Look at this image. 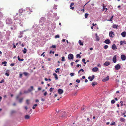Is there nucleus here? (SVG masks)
I'll return each mask as SVG.
<instances>
[{
	"mask_svg": "<svg viewBox=\"0 0 126 126\" xmlns=\"http://www.w3.org/2000/svg\"><path fill=\"white\" fill-rule=\"evenodd\" d=\"M76 57L77 58H80L81 56L79 54H78L76 55Z\"/></svg>",
	"mask_w": 126,
	"mask_h": 126,
	"instance_id": "obj_28",
	"label": "nucleus"
},
{
	"mask_svg": "<svg viewBox=\"0 0 126 126\" xmlns=\"http://www.w3.org/2000/svg\"><path fill=\"white\" fill-rule=\"evenodd\" d=\"M70 75L72 77L74 76V73H72L70 74Z\"/></svg>",
	"mask_w": 126,
	"mask_h": 126,
	"instance_id": "obj_41",
	"label": "nucleus"
},
{
	"mask_svg": "<svg viewBox=\"0 0 126 126\" xmlns=\"http://www.w3.org/2000/svg\"><path fill=\"white\" fill-rule=\"evenodd\" d=\"M23 98H22L20 99L19 100V102L20 103H21L22 101Z\"/></svg>",
	"mask_w": 126,
	"mask_h": 126,
	"instance_id": "obj_30",
	"label": "nucleus"
},
{
	"mask_svg": "<svg viewBox=\"0 0 126 126\" xmlns=\"http://www.w3.org/2000/svg\"><path fill=\"white\" fill-rule=\"evenodd\" d=\"M47 94V93L46 92L44 94V96H46Z\"/></svg>",
	"mask_w": 126,
	"mask_h": 126,
	"instance_id": "obj_56",
	"label": "nucleus"
},
{
	"mask_svg": "<svg viewBox=\"0 0 126 126\" xmlns=\"http://www.w3.org/2000/svg\"><path fill=\"white\" fill-rule=\"evenodd\" d=\"M54 89V88L52 87L51 88L49 89V91L51 92H52L53 90Z\"/></svg>",
	"mask_w": 126,
	"mask_h": 126,
	"instance_id": "obj_35",
	"label": "nucleus"
},
{
	"mask_svg": "<svg viewBox=\"0 0 126 126\" xmlns=\"http://www.w3.org/2000/svg\"><path fill=\"white\" fill-rule=\"evenodd\" d=\"M120 103L121 104V106H123V101H121L120 102Z\"/></svg>",
	"mask_w": 126,
	"mask_h": 126,
	"instance_id": "obj_55",
	"label": "nucleus"
},
{
	"mask_svg": "<svg viewBox=\"0 0 126 126\" xmlns=\"http://www.w3.org/2000/svg\"><path fill=\"white\" fill-rule=\"evenodd\" d=\"M94 78V75L92 76V77L91 78V77L90 76L88 77V79H90V81H92Z\"/></svg>",
	"mask_w": 126,
	"mask_h": 126,
	"instance_id": "obj_12",
	"label": "nucleus"
},
{
	"mask_svg": "<svg viewBox=\"0 0 126 126\" xmlns=\"http://www.w3.org/2000/svg\"><path fill=\"white\" fill-rule=\"evenodd\" d=\"M98 70V68L97 67H94L93 68L92 70L93 72H96Z\"/></svg>",
	"mask_w": 126,
	"mask_h": 126,
	"instance_id": "obj_9",
	"label": "nucleus"
},
{
	"mask_svg": "<svg viewBox=\"0 0 126 126\" xmlns=\"http://www.w3.org/2000/svg\"><path fill=\"white\" fill-rule=\"evenodd\" d=\"M68 58L69 59H73V56L72 54H71L68 55Z\"/></svg>",
	"mask_w": 126,
	"mask_h": 126,
	"instance_id": "obj_5",
	"label": "nucleus"
},
{
	"mask_svg": "<svg viewBox=\"0 0 126 126\" xmlns=\"http://www.w3.org/2000/svg\"><path fill=\"white\" fill-rule=\"evenodd\" d=\"M41 100L42 101H44L45 100V99H44L43 98H42L41 99Z\"/></svg>",
	"mask_w": 126,
	"mask_h": 126,
	"instance_id": "obj_62",
	"label": "nucleus"
},
{
	"mask_svg": "<svg viewBox=\"0 0 126 126\" xmlns=\"http://www.w3.org/2000/svg\"><path fill=\"white\" fill-rule=\"evenodd\" d=\"M50 47L53 48H55L56 47V46L55 45H52Z\"/></svg>",
	"mask_w": 126,
	"mask_h": 126,
	"instance_id": "obj_43",
	"label": "nucleus"
},
{
	"mask_svg": "<svg viewBox=\"0 0 126 126\" xmlns=\"http://www.w3.org/2000/svg\"><path fill=\"white\" fill-rule=\"evenodd\" d=\"M109 77L107 76L106 77L104 78L102 80V81L103 82H105L108 80L109 79Z\"/></svg>",
	"mask_w": 126,
	"mask_h": 126,
	"instance_id": "obj_4",
	"label": "nucleus"
},
{
	"mask_svg": "<svg viewBox=\"0 0 126 126\" xmlns=\"http://www.w3.org/2000/svg\"><path fill=\"white\" fill-rule=\"evenodd\" d=\"M97 66L99 67H100L101 66L100 64L99 63H98L97 65Z\"/></svg>",
	"mask_w": 126,
	"mask_h": 126,
	"instance_id": "obj_58",
	"label": "nucleus"
},
{
	"mask_svg": "<svg viewBox=\"0 0 126 126\" xmlns=\"http://www.w3.org/2000/svg\"><path fill=\"white\" fill-rule=\"evenodd\" d=\"M4 82V79H3L0 82V83H1L3 82Z\"/></svg>",
	"mask_w": 126,
	"mask_h": 126,
	"instance_id": "obj_49",
	"label": "nucleus"
},
{
	"mask_svg": "<svg viewBox=\"0 0 126 126\" xmlns=\"http://www.w3.org/2000/svg\"><path fill=\"white\" fill-rule=\"evenodd\" d=\"M44 53H45V52H44L43 53H42V54L41 55V56H42V55H43V57H44L45 56V55H44Z\"/></svg>",
	"mask_w": 126,
	"mask_h": 126,
	"instance_id": "obj_60",
	"label": "nucleus"
},
{
	"mask_svg": "<svg viewBox=\"0 0 126 126\" xmlns=\"http://www.w3.org/2000/svg\"><path fill=\"white\" fill-rule=\"evenodd\" d=\"M25 118L26 119H28L30 118V116L28 115H26L25 117Z\"/></svg>",
	"mask_w": 126,
	"mask_h": 126,
	"instance_id": "obj_21",
	"label": "nucleus"
},
{
	"mask_svg": "<svg viewBox=\"0 0 126 126\" xmlns=\"http://www.w3.org/2000/svg\"><path fill=\"white\" fill-rule=\"evenodd\" d=\"M6 23L7 24L9 25H11L13 23L12 20L9 18H7L6 20Z\"/></svg>",
	"mask_w": 126,
	"mask_h": 126,
	"instance_id": "obj_1",
	"label": "nucleus"
},
{
	"mask_svg": "<svg viewBox=\"0 0 126 126\" xmlns=\"http://www.w3.org/2000/svg\"><path fill=\"white\" fill-rule=\"evenodd\" d=\"M88 14L87 13H86L85 14V18H87V17L88 16Z\"/></svg>",
	"mask_w": 126,
	"mask_h": 126,
	"instance_id": "obj_33",
	"label": "nucleus"
},
{
	"mask_svg": "<svg viewBox=\"0 0 126 126\" xmlns=\"http://www.w3.org/2000/svg\"><path fill=\"white\" fill-rule=\"evenodd\" d=\"M74 3L73 2H72L71 4L70 5V8L71 9H72V10H74V8L73 7H72V6L73 5H74Z\"/></svg>",
	"mask_w": 126,
	"mask_h": 126,
	"instance_id": "obj_13",
	"label": "nucleus"
},
{
	"mask_svg": "<svg viewBox=\"0 0 126 126\" xmlns=\"http://www.w3.org/2000/svg\"><path fill=\"white\" fill-rule=\"evenodd\" d=\"M53 75L54 76V77L57 80L58 79L57 75L55 73H53Z\"/></svg>",
	"mask_w": 126,
	"mask_h": 126,
	"instance_id": "obj_19",
	"label": "nucleus"
},
{
	"mask_svg": "<svg viewBox=\"0 0 126 126\" xmlns=\"http://www.w3.org/2000/svg\"><path fill=\"white\" fill-rule=\"evenodd\" d=\"M115 122H113V123H111L110 124V125H115Z\"/></svg>",
	"mask_w": 126,
	"mask_h": 126,
	"instance_id": "obj_46",
	"label": "nucleus"
},
{
	"mask_svg": "<svg viewBox=\"0 0 126 126\" xmlns=\"http://www.w3.org/2000/svg\"><path fill=\"white\" fill-rule=\"evenodd\" d=\"M23 53L24 54H25L26 53L27 49L26 48H24V50H23Z\"/></svg>",
	"mask_w": 126,
	"mask_h": 126,
	"instance_id": "obj_27",
	"label": "nucleus"
},
{
	"mask_svg": "<svg viewBox=\"0 0 126 126\" xmlns=\"http://www.w3.org/2000/svg\"><path fill=\"white\" fill-rule=\"evenodd\" d=\"M76 82L78 83H79L80 82V80H79L78 79H77L76 80Z\"/></svg>",
	"mask_w": 126,
	"mask_h": 126,
	"instance_id": "obj_47",
	"label": "nucleus"
},
{
	"mask_svg": "<svg viewBox=\"0 0 126 126\" xmlns=\"http://www.w3.org/2000/svg\"><path fill=\"white\" fill-rule=\"evenodd\" d=\"M38 91H40L41 90L42 88L41 87H38Z\"/></svg>",
	"mask_w": 126,
	"mask_h": 126,
	"instance_id": "obj_50",
	"label": "nucleus"
},
{
	"mask_svg": "<svg viewBox=\"0 0 126 126\" xmlns=\"http://www.w3.org/2000/svg\"><path fill=\"white\" fill-rule=\"evenodd\" d=\"M23 10L22 9H20L19 10V12L20 13H22L23 12Z\"/></svg>",
	"mask_w": 126,
	"mask_h": 126,
	"instance_id": "obj_42",
	"label": "nucleus"
},
{
	"mask_svg": "<svg viewBox=\"0 0 126 126\" xmlns=\"http://www.w3.org/2000/svg\"><path fill=\"white\" fill-rule=\"evenodd\" d=\"M37 106V104H34L33 105V106L32 107V108L33 109H35V107H36Z\"/></svg>",
	"mask_w": 126,
	"mask_h": 126,
	"instance_id": "obj_25",
	"label": "nucleus"
},
{
	"mask_svg": "<svg viewBox=\"0 0 126 126\" xmlns=\"http://www.w3.org/2000/svg\"><path fill=\"white\" fill-rule=\"evenodd\" d=\"M115 69L116 70L119 69L120 68V66L119 64H117V65L115 66Z\"/></svg>",
	"mask_w": 126,
	"mask_h": 126,
	"instance_id": "obj_3",
	"label": "nucleus"
},
{
	"mask_svg": "<svg viewBox=\"0 0 126 126\" xmlns=\"http://www.w3.org/2000/svg\"><path fill=\"white\" fill-rule=\"evenodd\" d=\"M104 65L105 66H108L110 64V63L109 62H106L104 63Z\"/></svg>",
	"mask_w": 126,
	"mask_h": 126,
	"instance_id": "obj_11",
	"label": "nucleus"
},
{
	"mask_svg": "<svg viewBox=\"0 0 126 126\" xmlns=\"http://www.w3.org/2000/svg\"><path fill=\"white\" fill-rule=\"evenodd\" d=\"M111 48L113 50H116L117 49V47L116 45L114 44L112 45Z\"/></svg>",
	"mask_w": 126,
	"mask_h": 126,
	"instance_id": "obj_10",
	"label": "nucleus"
},
{
	"mask_svg": "<svg viewBox=\"0 0 126 126\" xmlns=\"http://www.w3.org/2000/svg\"><path fill=\"white\" fill-rule=\"evenodd\" d=\"M30 87H31V89H32V90L29 89L28 91H29V92H31L32 91V89H33V87L32 86H31Z\"/></svg>",
	"mask_w": 126,
	"mask_h": 126,
	"instance_id": "obj_31",
	"label": "nucleus"
},
{
	"mask_svg": "<svg viewBox=\"0 0 126 126\" xmlns=\"http://www.w3.org/2000/svg\"><path fill=\"white\" fill-rule=\"evenodd\" d=\"M109 35L110 37H113L114 36V32L112 31H111L109 33Z\"/></svg>",
	"mask_w": 126,
	"mask_h": 126,
	"instance_id": "obj_2",
	"label": "nucleus"
},
{
	"mask_svg": "<svg viewBox=\"0 0 126 126\" xmlns=\"http://www.w3.org/2000/svg\"><path fill=\"white\" fill-rule=\"evenodd\" d=\"M125 120V119L122 118H120V121L122 122H124Z\"/></svg>",
	"mask_w": 126,
	"mask_h": 126,
	"instance_id": "obj_26",
	"label": "nucleus"
},
{
	"mask_svg": "<svg viewBox=\"0 0 126 126\" xmlns=\"http://www.w3.org/2000/svg\"><path fill=\"white\" fill-rule=\"evenodd\" d=\"M123 43H124V44H126V41L125 40H124L123 41Z\"/></svg>",
	"mask_w": 126,
	"mask_h": 126,
	"instance_id": "obj_61",
	"label": "nucleus"
},
{
	"mask_svg": "<svg viewBox=\"0 0 126 126\" xmlns=\"http://www.w3.org/2000/svg\"><path fill=\"white\" fill-rule=\"evenodd\" d=\"M23 74L25 76H27L28 74V73L27 72H24Z\"/></svg>",
	"mask_w": 126,
	"mask_h": 126,
	"instance_id": "obj_44",
	"label": "nucleus"
},
{
	"mask_svg": "<svg viewBox=\"0 0 126 126\" xmlns=\"http://www.w3.org/2000/svg\"><path fill=\"white\" fill-rule=\"evenodd\" d=\"M108 46L107 45H105L104 46V48L105 49H106L108 48Z\"/></svg>",
	"mask_w": 126,
	"mask_h": 126,
	"instance_id": "obj_38",
	"label": "nucleus"
},
{
	"mask_svg": "<svg viewBox=\"0 0 126 126\" xmlns=\"http://www.w3.org/2000/svg\"><path fill=\"white\" fill-rule=\"evenodd\" d=\"M79 43L80 45L83 46V43L81 42V41L80 40L79 41Z\"/></svg>",
	"mask_w": 126,
	"mask_h": 126,
	"instance_id": "obj_24",
	"label": "nucleus"
},
{
	"mask_svg": "<svg viewBox=\"0 0 126 126\" xmlns=\"http://www.w3.org/2000/svg\"><path fill=\"white\" fill-rule=\"evenodd\" d=\"M118 25H117L116 24H113L112 26V27L114 28H117Z\"/></svg>",
	"mask_w": 126,
	"mask_h": 126,
	"instance_id": "obj_22",
	"label": "nucleus"
},
{
	"mask_svg": "<svg viewBox=\"0 0 126 126\" xmlns=\"http://www.w3.org/2000/svg\"><path fill=\"white\" fill-rule=\"evenodd\" d=\"M22 74H19V77L20 78H22Z\"/></svg>",
	"mask_w": 126,
	"mask_h": 126,
	"instance_id": "obj_48",
	"label": "nucleus"
},
{
	"mask_svg": "<svg viewBox=\"0 0 126 126\" xmlns=\"http://www.w3.org/2000/svg\"><path fill=\"white\" fill-rule=\"evenodd\" d=\"M14 63H11L10 64V66H13L14 65Z\"/></svg>",
	"mask_w": 126,
	"mask_h": 126,
	"instance_id": "obj_51",
	"label": "nucleus"
},
{
	"mask_svg": "<svg viewBox=\"0 0 126 126\" xmlns=\"http://www.w3.org/2000/svg\"><path fill=\"white\" fill-rule=\"evenodd\" d=\"M7 62H2V64H6Z\"/></svg>",
	"mask_w": 126,
	"mask_h": 126,
	"instance_id": "obj_57",
	"label": "nucleus"
},
{
	"mask_svg": "<svg viewBox=\"0 0 126 126\" xmlns=\"http://www.w3.org/2000/svg\"><path fill=\"white\" fill-rule=\"evenodd\" d=\"M121 35L123 37H125L126 35V32H122L121 33Z\"/></svg>",
	"mask_w": 126,
	"mask_h": 126,
	"instance_id": "obj_15",
	"label": "nucleus"
},
{
	"mask_svg": "<svg viewBox=\"0 0 126 126\" xmlns=\"http://www.w3.org/2000/svg\"><path fill=\"white\" fill-rule=\"evenodd\" d=\"M85 59H83L82 60V62H85Z\"/></svg>",
	"mask_w": 126,
	"mask_h": 126,
	"instance_id": "obj_64",
	"label": "nucleus"
},
{
	"mask_svg": "<svg viewBox=\"0 0 126 126\" xmlns=\"http://www.w3.org/2000/svg\"><path fill=\"white\" fill-rule=\"evenodd\" d=\"M62 61H65V57H64L63 56L62 57Z\"/></svg>",
	"mask_w": 126,
	"mask_h": 126,
	"instance_id": "obj_34",
	"label": "nucleus"
},
{
	"mask_svg": "<svg viewBox=\"0 0 126 126\" xmlns=\"http://www.w3.org/2000/svg\"><path fill=\"white\" fill-rule=\"evenodd\" d=\"M112 61L114 63H115L116 62V56L115 55L113 57Z\"/></svg>",
	"mask_w": 126,
	"mask_h": 126,
	"instance_id": "obj_8",
	"label": "nucleus"
},
{
	"mask_svg": "<svg viewBox=\"0 0 126 126\" xmlns=\"http://www.w3.org/2000/svg\"><path fill=\"white\" fill-rule=\"evenodd\" d=\"M97 84V82H92V86L94 87V86L95 85H96Z\"/></svg>",
	"mask_w": 126,
	"mask_h": 126,
	"instance_id": "obj_20",
	"label": "nucleus"
},
{
	"mask_svg": "<svg viewBox=\"0 0 126 126\" xmlns=\"http://www.w3.org/2000/svg\"><path fill=\"white\" fill-rule=\"evenodd\" d=\"M17 58L18 60L19 61H20V58L19 57V56H18L17 57Z\"/></svg>",
	"mask_w": 126,
	"mask_h": 126,
	"instance_id": "obj_63",
	"label": "nucleus"
},
{
	"mask_svg": "<svg viewBox=\"0 0 126 126\" xmlns=\"http://www.w3.org/2000/svg\"><path fill=\"white\" fill-rule=\"evenodd\" d=\"M5 75L7 76H9V74L7 73H6L5 74Z\"/></svg>",
	"mask_w": 126,
	"mask_h": 126,
	"instance_id": "obj_53",
	"label": "nucleus"
},
{
	"mask_svg": "<svg viewBox=\"0 0 126 126\" xmlns=\"http://www.w3.org/2000/svg\"><path fill=\"white\" fill-rule=\"evenodd\" d=\"M121 59L123 61H124L126 60V56L124 55H122L121 57Z\"/></svg>",
	"mask_w": 126,
	"mask_h": 126,
	"instance_id": "obj_7",
	"label": "nucleus"
},
{
	"mask_svg": "<svg viewBox=\"0 0 126 126\" xmlns=\"http://www.w3.org/2000/svg\"><path fill=\"white\" fill-rule=\"evenodd\" d=\"M115 101L114 100H111V103L112 104L114 103H115Z\"/></svg>",
	"mask_w": 126,
	"mask_h": 126,
	"instance_id": "obj_36",
	"label": "nucleus"
},
{
	"mask_svg": "<svg viewBox=\"0 0 126 126\" xmlns=\"http://www.w3.org/2000/svg\"><path fill=\"white\" fill-rule=\"evenodd\" d=\"M95 36L96 41H99V37L97 36V33L95 34Z\"/></svg>",
	"mask_w": 126,
	"mask_h": 126,
	"instance_id": "obj_17",
	"label": "nucleus"
},
{
	"mask_svg": "<svg viewBox=\"0 0 126 126\" xmlns=\"http://www.w3.org/2000/svg\"><path fill=\"white\" fill-rule=\"evenodd\" d=\"M104 42L106 44H108L110 43V40L109 39L106 40L104 41Z\"/></svg>",
	"mask_w": 126,
	"mask_h": 126,
	"instance_id": "obj_14",
	"label": "nucleus"
},
{
	"mask_svg": "<svg viewBox=\"0 0 126 126\" xmlns=\"http://www.w3.org/2000/svg\"><path fill=\"white\" fill-rule=\"evenodd\" d=\"M20 17H18V16H15L14 18L15 20H19Z\"/></svg>",
	"mask_w": 126,
	"mask_h": 126,
	"instance_id": "obj_18",
	"label": "nucleus"
},
{
	"mask_svg": "<svg viewBox=\"0 0 126 126\" xmlns=\"http://www.w3.org/2000/svg\"><path fill=\"white\" fill-rule=\"evenodd\" d=\"M18 15L19 14L18 13H17L15 16H18V17H20V16H19Z\"/></svg>",
	"mask_w": 126,
	"mask_h": 126,
	"instance_id": "obj_59",
	"label": "nucleus"
},
{
	"mask_svg": "<svg viewBox=\"0 0 126 126\" xmlns=\"http://www.w3.org/2000/svg\"><path fill=\"white\" fill-rule=\"evenodd\" d=\"M60 69V68H57L56 69V70L55 71V72L56 73L59 72V70Z\"/></svg>",
	"mask_w": 126,
	"mask_h": 126,
	"instance_id": "obj_32",
	"label": "nucleus"
},
{
	"mask_svg": "<svg viewBox=\"0 0 126 126\" xmlns=\"http://www.w3.org/2000/svg\"><path fill=\"white\" fill-rule=\"evenodd\" d=\"M123 41H121L120 42V45H123Z\"/></svg>",
	"mask_w": 126,
	"mask_h": 126,
	"instance_id": "obj_52",
	"label": "nucleus"
},
{
	"mask_svg": "<svg viewBox=\"0 0 126 126\" xmlns=\"http://www.w3.org/2000/svg\"><path fill=\"white\" fill-rule=\"evenodd\" d=\"M113 17V15L110 18V19L109 20V21H112V19Z\"/></svg>",
	"mask_w": 126,
	"mask_h": 126,
	"instance_id": "obj_40",
	"label": "nucleus"
},
{
	"mask_svg": "<svg viewBox=\"0 0 126 126\" xmlns=\"http://www.w3.org/2000/svg\"><path fill=\"white\" fill-rule=\"evenodd\" d=\"M84 71V70L82 69L81 68L78 72V73L79 74L80 73V72H83Z\"/></svg>",
	"mask_w": 126,
	"mask_h": 126,
	"instance_id": "obj_23",
	"label": "nucleus"
},
{
	"mask_svg": "<svg viewBox=\"0 0 126 126\" xmlns=\"http://www.w3.org/2000/svg\"><path fill=\"white\" fill-rule=\"evenodd\" d=\"M10 28L11 30H15L16 29V26L15 25L13 26V27H11Z\"/></svg>",
	"mask_w": 126,
	"mask_h": 126,
	"instance_id": "obj_16",
	"label": "nucleus"
},
{
	"mask_svg": "<svg viewBox=\"0 0 126 126\" xmlns=\"http://www.w3.org/2000/svg\"><path fill=\"white\" fill-rule=\"evenodd\" d=\"M103 11H104V10L105 9V6H104V4H103Z\"/></svg>",
	"mask_w": 126,
	"mask_h": 126,
	"instance_id": "obj_45",
	"label": "nucleus"
},
{
	"mask_svg": "<svg viewBox=\"0 0 126 126\" xmlns=\"http://www.w3.org/2000/svg\"><path fill=\"white\" fill-rule=\"evenodd\" d=\"M58 92L59 94H61L63 92V90L61 89H59L58 90Z\"/></svg>",
	"mask_w": 126,
	"mask_h": 126,
	"instance_id": "obj_6",
	"label": "nucleus"
},
{
	"mask_svg": "<svg viewBox=\"0 0 126 126\" xmlns=\"http://www.w3.org/2000/svg\"><path fill=\"white\" fill-rule=\"evenodd\" d=\"M81 64H78L77 65H76V66L77 67H79V66H81Z\"/></svg>",
	"mask_w": 126,
	"mask_h": 126,
	"instance_id": "obj_54",
	"label": "nucleus"
},
{
	"mask_svg": "<svg viewBox=\"0 0 126 126\" xmlns=\"http://www.w3.org/2000/svg\"><path fill=\"white\" fill-rule=\"evenodd\" d=\"M66 113L65 112H63V115H62V116L63 117H65V116L66 115Z\"/></svg>",
	"mask_w": 126,
	"mask_h": 126,
	"instance_id": "obj_29",
	"label": "nucleus"
},
{
	"mask_svg": "<svg viewBox=\"0 0 126 126\" xmlns=\"http://www.w3.org/2000/svg\"><path fill=\"white\" fill-rule=\"evenodd\" d=\"M26 103L28 105L29 104V100L27 99L26 100Z\"/></svg>",
	"mask_w": 126,
	"mask_h": 126,
	"instance_id": "obj_37",
	"label": "nucleus"
},
{
	"mask_svg": "<svg viewBox=\"0 0 126 126\" xmlns=\"http://www.w3.org/2000/svg\"><path fill=\"white\" fill-rule=\"evenodd\" d=\"M59 37H60V36L58 35H55V38H59Z\"/></svg>",
	"mask_w": 126,
	"mask_h": 126,
	"instance_id": "obj_39",
	"label": "nucleus"
}]
</instances>
